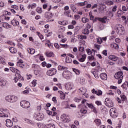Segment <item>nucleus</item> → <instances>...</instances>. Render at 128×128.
<instances>
[{
    "label": "nucleus",
    "mask_w": 128,
    "mask_h": 128,
    "mask_svg": "<svg viewBox=\"0 0 128 128\" xmlns=\"http://www.w3.org/2000/svg\"><path fill=\"white\" fill-rule=\"evenodd\" d=\"M10 70L12 72H16L14 76V78L13 79L14 82H22L24 80V78L20 74L18 73V70L14 68L11 67L10 68Z\"/></svg>",
    "instance_id": "nucleus-1"
},
{
    "label": "nucleus",
    "mask_w": 128,
    "mask_h": 128,
    "mask_svg": "<svg viewBox=\"0 0 128 128\" xmlns=\"http://www.w3.org/2000/svg\"><path fill=\"white\" fill-rule=\"evenodd\" d=\"M5 100L6 102H8L14 103L18 102V98L16 96L8 95L5 97Z\"/></svg>",
    "instance_id": "nucleus-2"
},
{
    "label": "nucleus",
    "mask_w": 128,
    "mask_h": 128,
    "mask_svg": "<svg viewBox=\"0 0 128 128\" xmlns=\"http://www.w3.org/2000/svg\"><path fill=\"white\" fill-rule=\"evenodd\" d=\"M124 73L122 72H118L114 75V78L116 80H118V84L122 82V80L124 78Z\"/></svg>",
    "instance_id": "nucleus-3"
},
{
    "label": "nucleus",
    "mask_w": 128,
    "mask_h": 128,
    "mask_svg": "<svg viewBox=\"0 0 128 128\" xmlns=\"http://www.w3.org/2000/svg\"><path fill=\"white\" fill-rule=\"evenodd\" d=\"M62 76L66 80H70L72 76V74L68 70H64L62 74Z\"/></svg>",
    "instance_id": "nucleus-4"
},
{
    "label": "nucleus",
    "mask_w": 128,
    "mask_h": 128,
    "mask_svg": "<svg viewBox=\"0 0 128 128\" xmlns=\"http://www.w3.org/2000/svg\"><path fill=\"white\" fill-rule=\"evenodd\" d=\"M44 117L42 113H35L34 114V118L36 120H44Z\"/></svg>",
    "instance_id": "nucleus-5"
},
{
    "label": "nucleus",
    "mask_w": 128,
    "mask_h": 128,
    "mask_svg": "<svg viewBox=\"0 0 128 128\" xmlns=\"http://www.w3.org/2000/svg\"><path fill=\"white\" fill-rule=\"evenodd\" d=\"M20 104L23 108H28L30 106V102L26 101V100H22L20 102Z\"/></svg>",
    "instance_id": "nucleus-6"
},
{
    "label": "nucleus",
    "mask_w": 128,
    "mask_h": 128,
    "mask_svg": "<svg viewBox=\"0 0 128 128\" xmlns=\"http://www.w3.org/2000/svg\"><path fill=\"white\" fill-rule=\"evenodd\" d=\"M79 93L80 94H82V96H84V98H88V95L86 94V89L84 88H81L79 89Z\"/></svg>",
    "instance_id": "nucleus-7"
},
{
    "label": "nucleus",
    "mask_w": 128,
    "mask_h": 128,
    "mask_svg": "<svg viewBox=\"0 0 128 128\" xmlns=\"http://www.w3.org/2000/svg\"><path fill=\"white\" fill-rule=\"evenodd\" d=\"M104 104L106 106H108V108H112V106H114V102H112V101L108 98H106L105 99Z\"/></svg>",
    "instance_id": "nucleus-8"
},
{
    "label": "nucleus",
    "mask_w": 128,
    "mask_h": 128,
    "mask_svg": "<svg viewBox=\"0 0 128 128\" xmlns=\"http://www.w3.org/2000/svg\"><path fill=\"white\" fill-rule=\"evenodd\" d=\"M110 114L112 118H116L118 116L116 109L114 108H112L110 110Z\"/></svg>",
    "instance_id": "nucleus-9"
},
{
    "label": "nucleus",
    "mask_w": 128,
    "mask_h": 128,
    "mask_svg": "<svg viewBox=\"0 0 128 128\" xmlns=\"http://www.w3.org/2000/svg\"><path fill=\"white\" fill-rule=\"evenodd\" d=\"M0 112L4 114V118H8L10 116V112L7 109L2 108L0 109Z\"/></svg>",
    "instance_id": "nucleus-10"
},
{
    "label": "nucleus",
    "mask_w": 128,
    "mask_h": 128,
    "mask_svg": "<svg viewBox=\"0 0 128 128\" xmlns=\"http://www.w3.org/2000/svg\"><path fill=\"white\" fill-rule=\"evenodd\" d=\"M56 74V69L52 68L50 70H49L47 72L46 74L47 76H54Z\"/></svg>",
    "instance_id": "nucleus-11"
},
{
    "label": "nucleus",
    "mask_w": 128,
    "mask_h": 128,
    "mask_svg": "<svg viewBox=\"0 0 128 128\" xmlns=\"http://www.w3.org/2000/svg\"><path fill=\"white\" fill-rule=\"evenodd\" d=\"M74 102H80L82 100V104H84V102H86V100L85 99H82L81 97H76L74 100Z\"/></svg>",
    "instance_id": "nucleus-12"
},
{
    "label": "nucleus",
    "mask_w": 128,
    "mask_h": 128,
    "mask_svg": "<svg viewBox=\"0 0 128 128\" xmlns=\"http://www.w3.org/2000/svg\"><path fill=\"white\" fill-rule=\"evenodd\" d=\"M6 126H7V128H12V126H14V122H12V120L10 119L6 120Z\"/></svg>",
    "instance_id": "nucleus-13"
},
{
    "label": "nucleus",
    "mask_w": 128,
    "mask_h": 128,
    "mask_svg": "<svg viewBox=\"0 0 128 128\" xmlns=\"http://www.w3.org/2000/svg\"><path fill=\"white\" fill-rule=\"evenodd\" d=\"M74 88V84L72 82L68 83L66 84V88L67 90H71Z\"/></svg>",
    "instance_id": "nucleus-14"
},
{
    "label": "nucleus",
    "mask_w": 128,
    "mask_h": 128,
    "mask_svg": "<svg viewBox=\"0 0 128 128\" xmlns=\"http://www.w3.org/2000/svg\"><path fill=\"white\" fill-rule=\"evenodd\" d=\"M92 94H95L97 96H102V92L100 90H98V91L96 90L95 88H94L92 90Z\"/></svg>",
    "instance_id": "nucleus-15"
},
{
    "label": "nucleus",
    "mask_w": 128,
    "mask_h": 128,
    "mask_svg": "<svg viewBox=\"0 0 128 128\" xmlns=\"http://www.w3.org/2000/svg\"><path fill=\"white\" fill-rule=\"evenodd\" d=\"M66 114H63L61 116V118L62 120V121L64 122H70V120L66 118Z\"/></svg>",
    "instance_id": "nucleus-16"
},
{
    "label": "nucleus",
    "mask_w": 128,
    "mask_h": 128,
    "mask_svg": "<svg viewBox=\"0 0 128 128\" xmlns=\"http://www.w3.org/2000/svg\"><path fill=\"white\" fill-rule=\"evenodd\" d=\"M100 78L102 80H106L108 79V74L106 73H102L100 74Z\"/></svg>",
    "instance_id": "nucleus-17"
},
{
    "label": "nucleus",
    "mask_w": 128,
    "mask_h": 128,
    "mask_svg": "<svg viewBox=\"0 0 128 128\" xmlns=\"http://www.w3.org/2000/svg\"><path fill=\"white\" fill-rule=\"evenodd\" d=\"M117 32H124V28L122 26V25H119V26L117 28V30H116Z\"/></svg>",
    "instance_id": "nucleus-18"
},
{
    "label": "nucleus",
    "mask_w": 128,
    "mask_h": 128,
    "mask_svg": "<svg viewBox=\"0 0 128 128\" xmlns=\"http://www.w3.org/2000/svg\"><path fill=\"white\" fill-rule=\"evenodd\" d=\"M6 85V81L2 78H0V86H5Z\"/></svg>",
    "instance_id": "nucleus-19"
},
{
    "label": "nucleus",
    "mask_w": 128,
    "mask_h": 128,
    "mask_svg": "<svg viewBox=\"0 0 128 128\" xmlns=\"http://www.w3.org/2000/svg\"><path fill=\"white\" fill-rule=\"evenodd\" d=\"M116 8H118V6H114L112 8V11L109 12V14L111 15V16H114V13L112 12H116Z\"/></svg>",
    "instance_id": "nucleus-20"
},
{
    "label": "nucleus",
    "mask_w": 128,
    "mask_h": 128,
    "mask_svg": "<svg viewBox=\"0 0 128 128\" xmlns=\"http://www.w3.org/2000/svg\"><path fill=\"white\" fill-rule=\"evenodd\" d=\"M109 60H113L114 62H116L118 60V58L116 57V56L110 55L108 56Z\"/></svg>",
    "instance_id": "nucleus-21"
},
{
    "label": "nucleus",
    "mask_w": 128,
    "mask_h": 128,
    "mask_svg": "<svg viewBox=\"0 0 128 128\" xmlns=\"http://www.w3.org/2000/svg\"><path fill=\"white\" fill-rule=\"evenodd\" d=\"M2 26L3 28H12V26L8 22H2Z\"/></svg>",
    "instance_id": "nucleus-22"
},
{
    "label": "nucleus",
    "mask_w": 128,
    "mask_h": 128,
    "mask_svg": "<svg viewBox=\"0 0 128 128\" xmlns=\"http://www.w3.org/2000/svg\"><path fill=\"white\" fill-rule=\"evenodd\" d=\"M91 72L94 76V77L95 78H100V76H98V72L96 70H95V71L92 70Z\"/></svg>",
    "instance_id": "nucleus-23"
},
{
    "label": "nucleus",
    "mask_w": 128,
    "mask_h": 128,
    "mask_svg": "<svg viewBox=\"0 0 128 128\" xmlns=\"http://www.w3.org/2000/svg\"><path fill=\"white\" fill-rule=\"evenodd\" d=\"M86 36L85 35H78V38L79 40H86Z\"/></svg>",
    "instance_id": "nucleus-24"
},
{
    "label": "nucleus",
    "mask_w": 128,
    "mask_h": 128,
    "mask_svg": "<svg viewBox=\"0 0 128 128\" xmlns=\"http://www.w3.org/2000/svg\"><path fill=\"white\" fill-rule=\"evenodd\" d=\"M94 122H95L97 126H100L102 124V121L100 120V119H98V118L94 120Z\"/></svg>",
    "instance_id": "nucleus-25"
},
{
    "label": "nucleus",
    "mask_w": 128,
    "mask_h": 128,
    "mask_svg": "<svg viewBox=\"0 0 128 128\" xmlns=\"http://www.w3.org/2000/svg\"><path fill=\"white\" fill-rule=\"evenodd\" d=\"M11 24L16 26H18L20 24V22L16 20H13L11 21Z\"/></svg>",
    "instance_id": "nucleus-26"
},
{
    "label": "nucleus",
    "mask_w": 128,
    "mask_h": 128,
    "mask_svg": "<svg viewBox=\"0 0 128 128\" xmlns=\"http://www.w3.org/2000/svg\"><path fill=\"white\" fill-rule=\"evenodd\" d=\"M44 17L46 18H52V14L50 12H46Z\"/></svg>",
    "instance_id": "nucleus-27"
},
{
    "label": "nucleus",
    "mask_w": 128,
    "mask_h": 128,
    "mask_svg": "<svg viewBox=\"0 0 128 128\" xmlns=\"http://www.w3.org/2000/svg\"><path fill=\"white\" fill-rule=\"evenodd\" d=\"M9 50H10V52H11V54H16V52H18V50H16V49L14 47L9 48Z\"/></svg>",
    "instance_id": "nucleus-28"
},
{
    "label": "nucleus",
    "mask_w": 128,
    "mask_h": 128,
    "mask_svg": "<svg viewBox=\"0 0 128 128\" xmlns=\"http://www.w3.org/2000/svg\"><path fill=\"white\" fill-rule=\"evenodd\" d=\"M28 52V54H34L36 52V50L32 48H28L27 49Z\"/></svg>",
    "instance_id": "nucleus-29"
},
{
    "label": "nucleus",
    "mask_w": 128,
    "mask_h": 128,
    "mask_svg": "<svg viewBox=\"0 0 128 128\" xmlns=\"http://www.w3.org/2000/svg\"><path fill=\"white\" fill-rule=\"evenodd\" d=\"M82 33L84 34H86V35L88 34H90V30L88 28H84V29L82 30Z\"/></svg>",
    "instance_id": "nucleus-30"
},
{
    "label": "nucleus",
    "mask_w": 128,
    "mask_h": 128,
    "mask_svg": "<svg viewBox=\"0 0 128 128\" xmlns=\"http://www.w3.org/2000/svg\"><path fill=\"white\" fill-rule=\"evenodd\" d=\"M24 120L27 122V124H32V126H34V122H32V121L27 119V118H24Z\"/></svg>",
    "instance_id": "nucleus-31"
},
{
    "label": "nucleus",
    "mask_w": 128,
    "mask_h": 128,
    "mask_svg": "<svg viewBox=\"0 0 128 128\" xmlns=\"http://www.w3.org/2000/svg\"><path fill=\"white\" fill-rule=\"evenodd\" d=\"M45 128H56L54 124H47L45 125Z\"/></svg>",
    "instance_id": "nucleus-32"
},
{
    "label": "nucleus",
    "mask_w": 128,
    "mask_h": 128,
    "mask_svg": "<svg viewBox=\"0 0 128 128\" xmlns=\"http://www.w3.org/2000/svg\"><path fill=\"white\" fill-rule=\"evenodd\" d=\"M58 70H68V68L62 66H58Z\"/></svg>",
    "instance_id": "nucleus-33"
},
{
    "label": "nucleus",
    "mask_w": 128,
    "mask_h": 128,
    "mask_svg": "<svg viewBox=\"0 0 128 128\" xmlns=\"http://www.w3.org/2000/svg\"><path fill=\"white\" fill-rule=\"evenodd\" d=\"M70 8L74 12H76V6H74V4H70Z\"/></svg>",
    "instance_id": "nucleus-34"
},
{
    "label": "nucleus",
    "mask_w": 128,
    "mask_h": 128,
    "mask_svg": "<svg viewBox=\"0 0 128 128\" xmlns=\"http://www.w3.org/2000/svg\"><path fill=\"white\" fill-rule=\"evenodd\" d=\"M70 14V10H66L64 12V14L65 16H68V18H72V14Z\"/></svg>",
    "instance_id": "nucleus-35"
},
{
    "label": "nucleus",
    "mask_w": 128,
    "mask_h": 128,
    "mask_svg": "<svg viewBox=\"0 0 128 128\" xmlns=\"http://www.w3.org/2000/svg\"><path fill=\"white\" fill-rule=\"evenodd\" d=\"M122 88H124L125 90H127L126 88H128V82H125L122 85Z\"/></svg>",
    "instance_id": "nucleus-36"
},
{
    "label": "nucleus",
    "mask_w": 128,
    "mask_h": 128,
    "mask_svg": "<svg viewBox=\"0 0 128 128\" xmlns=\"http://www.w3.org/2000/svg\"><path fill=\"white\" fill-rule=\"evenodd\" d=\"M46 56L48 58H51V56H54V52H46Z\"/></svg>",
    "instance_id": "nucleus-37"
},
{
    "label": "nucleus",
    "mask_w": 128,
    "mask_h": 128,
    "mask_svg": "<svg viewBox=\"0 0 128 128\" xmlns=\"http://www.w3.org/2000/svg\"><path fill=\"white\" fill-rule=\"evenodd\" d=\"M73 72H75L76 74H80V70H78V69H76V68H72Z\"/></svg>",
    "instance_id": "nucleus-38"
},
{
    "label": "nucleus",
    "mask_w": 128,
    "mask_h": 128,
    "mask_svg": "<svg viewBox=\"0 0 128 128\" xmlns=\"http://www.w3.org/2000/svg\"><path fill=\"white\" fill-rule=\"evenodd\" d=\"M36 80H34L32 82H31V86H32L33 88H34L36 86Z\"/></svg>",
    "instance_id": "nucleus-39"
},
{
    "label": "nucleus",
    "mask_w": 128,
    "mask_h": 128,
    "mask_svg": "<svg viewBox=\"0 0 128 128\" xmlns=\"http://www.w3.org/2000/svg\"><path fill=\"white\" fill-rule=\"evenodd\" d=\"M100 110L102 112H103V114H104L106 112V108L104 106H102L100 108Z\"/></svg>",
    "instance_id": "nucleus-40"
},
{
    "label": "nucleus",
    "mask_w": 128,
    "mask_h": 128,
    "mask_svg": "<svg viewBox=\"0 0 128 128\" xmlns=\"http://www.w3.org/2000/svg\"><path fill=\"white\" fill-rule=\"evenodd\" d=\"M89 20L86 18H82V22L86 24L88 22Z\"/></svg>",
    "instance_id": "nucleus-41"
},
{
    "label": "nucleus",
    "mask_w": 128,
    "mask_h": 128,
    "mask_svg": "<svg viewBox=\"0 0 128 128\" xmlns=\"http://www.w3.org/2000/svg\"><path fill=\"white\" fill-rule=\"evenodd\" d=\"M106 4L107 6H112L114 4V2L112 1L108 0L106 2Z\"/></svg>",
    "instance_id": "nucleus-42"
},
{
    "label": "nucleus",
    "mask_w": 128,
    "mask_h": 128,
    "mask_svg": "<svg viewBox=\"0 0 128 128\" xmlns=\"http://www.w3.org/2000/svg\"><path fill=\"white\" fill-rule=\"evenodd\" d=\"M120 96L122 102H124V100H126V96H124V94H121Z\"/></svg>",
    "instance_id": "nucleus-43"
},
{
    "label": "nucleus",
    "mask_w": 128,
    "mask_h": 128,
    "mask_svg": "<svg viewBox=\"0 0 128 128\" xmlns=\"http://www.w3.org/2000/svg\"><path fill=\"white\" fill-rule=\"evenodd\" d=\"M36 34L40 40L44 39V36H42V34L40 32H37Z\"/></svg>",
    "instance_id": "nucleus-44"
},
{
    "label": "nucleus",
    "mask_w": 128,
    "mask_h": 128,
    "mask_svg": "<svg viewBox=\"0 0 128 128\" xmlns=\"http://www.w3.org/2000/svg\"><path fill=\"white\" fill-rule=\"evenodd\" d=\"M66 62L67 64H70L72 62V59L66 56Z\"/></svg>",
    "instance_id": "nucleus-45"
},
{
    "label": "nucleus",
    "mask_w": 128,
    "mask_h": 128,
    "mask_svg": "<svg viewBox=\"0 0 128 128\" xmlns=\"http://www.w3.org/2000/svg\"><path fill=\"white\" fill-rule=\"evenodd\" d=\"M86 106L89 108H90L92 110V108H93L94 106V104H88V103H86Z\"/></svg>",
    "instance_id": "nucleus-46"
},
{
    "label": "nucleus",
    "mask_w": 128,
    "mask_h": 128,
    "mask_svg": "<svg viewBox=\"0 0 128 128\" xmlns=\"http://www.w3.org/2000/svg\"><path fill=\"white\" fill-rule=\"evenodd\" d=\"M92 112H94V114H98V111L96 110V108L94 106L91 109Z\"/></svg>",
    "instance_id": "nucleus-47"
},
{
    "label": "nucleus",
    "mask_w": 128,
    "mask_h": 128,
    "mask_svg": "<svg viewBox=\"0 0 128 128\" xmlns=\"http://www.w3.org/2000/svg\"><path fill=\"white\" fill-rule=\"evenodd\" d=\"M60 98L62 100L66 98V94H62V92H61Z\"/></svg>",
    "instance_id": "nucleus-48"
},
{
    "label": "nucleus",
    "mask_w": 128,
    "mask_h": 128,
    "mask_svg": "<svg viewBox=\"0 0 128 128\" xmlns=\"http://www.w3.org/2000/svg\"><path fill=\"white\" fill-rule=\"evenodd\" d=\"M16 66H20V68H24V65L22 63H20V62H18Z\"/></svg>",
    "instance_id": "nucleus-49"
},
{
    "label": "nucleus",
    "mask_w": 128,
    "mask_h": 128,
    "mask_svg": "<svg viewBox=\"0 0 128 128\" xmlns=\"http://www.w3.org/2000/svg\"><path fill=\"white\" fill-rule=\"evenodd\" d=\"M80 6H86V4H88V2L85 1L84 2L79 3Z\"/></svg>",
    "instance_id": "nucleus-50"
},
{
    "label": "nucleus",
    "mask_w": 128,
    "mask_h": 128,
    "mask_svg": "<svg viewBox=\"0 0 128 128\" xmlns=\"http://www.w3.org/2000/svg\"><path fill=\"white\" fill-rule=\"evenodd\" d=\"M60 46L64 48H68V45L67 44H60Z\"/></svg>",
    "instance_id": "nucleus-51"
},
{
    "label": "nucleus",
    "mask_w": 128,
    "mask_h": 128,
    "mask_svg": "<svg viewBox=\"0 0 128 128\" xmlns=\"http://www.w3.org/2000/svg\"><path fill=\"white\" fill-rule=\"evenodd\" d=\"M97 42L100 44L102 42V38H97Z\"/></svg>",
    "instance_id": "nucleus-52"
},
{
    "label": "nucleus",
    "mask_w": 128,
    "mask_h": 128,
    "mask_svg": "<svg viewBox=\"0 0 128 128\" xmlns=\"http://www.w3.org/2000/svg\"><path fill=\"white\" fill-rule=\"evenodd\" d=\"M36 12L38 14H42V10L40 8H37Z\"/></svg>",
    "instance_id": "nucleus-53"
},
{
    "label": "nucleus",
    "mask_w": 128,
    "mask_h": 128,
    "mask_svg": "<svg viewBox=\"0 0 128 128\" xmlns=\"http://www.w3.org/2000/svg\"><path fill=\"white\" fill-rule=\"evenodd\" d=\"M0 62L2 64H6V62L4 60V58L0 56Z\"/></svg>",
    "instance_id": "nucleus-54"
},
{
    "label": "nucleus",
    "mask_w": 128,
    "mask_h": 128,
    "mask_svg": "<svg viewBox=\"0 0 128 128\" xmlns=\"http://www.w3.org/2000/svg\"><path fill=\"white\" fill-rule=\"evenodd\" d=\"M86 52L88 54V56H90V54H92V50H90V49H87L86 50Z\"/></svg>",
    "instance_id": "nucleus-55"
},
{
    "label": "nucleus",
    "mask_w": 128,
    "mask_h": 128,
    "mask_svg": "<svg viewBox=\"0 0 128 128\" xmlns=\"http://www.w3.org/2000/svg\"><path fill=\"white\" fill-rule=\"evenodd\" d=\"M12 8H14V10H18V6L16 5H13L12 6Z\"/></svg>",
    "instance_id": "nucleus-56"
},
{
    "label": "nucleus",
    "mask_w": 128,
    "mask_h": 128,
    "mask_svg": "<svg viewBox=\"0 0 128 128\" xmlns=\"http://www.w3.org/2000/svg\"><path fill=\"white\" fill-rule=\"evenodd\" d=\"M88 58L89 60H94V57L92 55V56H88Z\"/></svg>",
    "instance_id": "nucleus-57"
},
{
    "label": "nucleus",
    "mask_w": 128,
    "mask_h": 128,
    "mask_svg": "<svg viewBox=\"0 0 128 128\" xmlns=\"http://www.w3.org/2000/svg\"><path fill=\"white\" fill-rule=\"evenodd\" d=\"M99 28L100 30H102L104 28V26L102 24H100L99 26Z\"/></svg>",
    "instance_id": "nucleus-58"
},
{
    "label": "nucleus",
    "mask_w": 128,
    "mask_h": 128,
    "mask_svg": "<svg viewBox=\"0 0 128 128\" xmlns=\"http://www.w3.org/2000/svg\"><path fill=\"white\" fill-rule=\"evenodd\" d=\"M52 100L54 102V104H56V102H58V101L56 100V97H53L52 98Z\"/></svg>",
    "instance_id": "nucleus-59"
},
{
    "label": "nucleus",
    "mask_w": 128,
    "mask_h": 128,
    "mask_svg": "<svg viewBox=\"0 0 128 128\" xmlns=\"http://www.w3.org/2000/svg\"><path fill=\"white\" fill-rule=\"evenodd\" d=\"M5 42L8 44H10V46H12V42H11L10 40H6Z\"/></svg>",
    "instance_id": "nucleus-60"
},
{
    "label": "nucleus",
    "mask_w": 128,
    "mask_h": 128,
    "mask_svg": "<svg viewBox=\"0 0 128 128\" xmlns=\"http://www.w3.org/2000/svg\"><path fill=\"white\" fill-rule=\"evenodd\" d=\"M96 64H98V62H93L91 64L92 66H96Z\"/></svg>",
    "instance_id": "nucleus-61"
},
{
    "label": "nucleus",
    "mask_w": 128,
    "mask_h": 128,
    "mask_svg": "<svg viewBox=\"0 0 128 128\" xmlns=\"http://www.w3.org/2000/svg\"><path fill=\"white\" fill-rule=\"evenodd\" d=\"M96 104L97 106H102V102L100 101L97 100L96 102Z\"/></svg>",
    "instance_id": "nucleus-62"
},
{
    "label": "nucleus",
    "mask_w": 128,
    "mask_h": 128,
    "mask_svg": "<svg viewBox=\"0 0 128 128\" xmlns=\"http://www.w3.org/2000/svg\"><path fill=\"white\" fill-rule=\"evenodd\" d=\"M114 47L116 50L118 48L119 46H118V44H114L113 45Z\"/></svg>",
    "instance_id": "nucleus-63"
},
{
    "label": "nucleus",
    "mask_w": 128,
    "mask_h": 128,
    "mask_svg": "<svg viewBox=\"0 0 128 128\" xmlns=\"http://www.w3.org/2000/svg\"><path fill=\"white\" fill-rule=\"evenodd\" d=\"M39 58L40 60H41L42 62L44 60V56H39Z\"/></svg>",
    "instance_id": "nucleus-64"
}]
</instances>
